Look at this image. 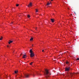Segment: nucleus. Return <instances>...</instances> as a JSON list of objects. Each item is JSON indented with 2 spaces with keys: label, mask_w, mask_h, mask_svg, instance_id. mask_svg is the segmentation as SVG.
I'll return each instance as SVG.
<instances>
[{
  "label": "nucleus",
  "mask_w": 79,
  "mask_h": 79,
  "mask_svg": "<svg viewBox=\"0 0 79 79\" xmlns=\"http://www.w3.org/2000/svg\"><path fill=\"white\" fill-rule=\"evenodd\" d=\"M51 1H53V0H51Z\"/></svg>",
  "instance_id": "c756f323"
},
{
  "label": "nucleus",
  "mask_w": 79,
  "mask_h": 79,
  "mask_svg": "<svg viewBox=\"0 0 79 79\" xmlns=\"http://www.w3.org/2000/svg\"><path fill=\"white\" fill-rule=\"evenodd\" d=\"M68 63H69V62H66V64H68Z\"/></svg>",
  "instance_id": "6ab92c4d"
},
{
  "label": "nucleus",
  "mask_w": 79,
  "mask_h": 79,
  "mask_svg": "<svg viewBox=\"0 0 79 79\" xmlns=\"http://www.w3.org/2000/svg\"><path fill=\"white\" fill-rule=\"evenodd\" d=\"M27 17H28V18H29L30 17V15H28Z\"/></svg>",
  "instance_id": "dca6fc26"
},
{
  "label": "nucleus",
  "mask_w": 79,
  "mask_h": 79,
  "mask_svg": "<svg viewBox=\"0 0 79 79\" xmlns=\"http://www.w3.org/2000/svg\"><path fill=\"white\" fill-rule=\"evenodd\" d=\"M32 47H33V44H32Z\"/></svg>",
  "instance_id": "a878e982"
},
{
  "label": "nucleus",
  "mask_w": 79,
  "mask_h": 79,
  "mask_svg": "<svg viewBox=\"0 0 79 79\" xmlns=\"http://www.w3.org/2000/svg\"><path fill=\"white\" fill-rule=\"evenodd\" d=\"M74 14H75V15H76V12H74Z\"/></svg>",
  "instance_id": "412c9836"
},
{
  "label": "nucleus",
  "mask_w": 79,
  "mask_h": 79,
  "mask_svg": "<svg viewBox=\"0 0 79 79\" xmlns=\"http://www.w3.org/2000/svg\"><path fill=\"white\" fill-rule=\"evenodd\" d=\"M13 42V41H11V40H9V42H8L9 44H10L11 43H12Z\"/></svg>",
  "instance_id": "6e6552de"
},
{
  "label": "nucleus",
  "mask_w": 79,
  "mask_h": 79,
  "mask_svg": "<svg viewBox=\"0 0 79 79\" xmlns=\"http://www.w3.org/2000/svg\"><path fill=\"white\" fill-rule=\"evenodd\" d=\"M77 60H79V58H77Z\"/></svg>",
  "instance_id": "aec40b11"
},
{
  "label": "nucleus",
  "mask_w": 79,
  "mask_h": 79,
  "mask_svg": "<svg viewBox=\"0 0 79 79\" xmlns=\"http://www.w3.org/2000/svg\"><path fill=\"white\" fill-rule=\"evenodd\" d=\"M36 13L38 12V10H37V9H36Z\"/></svg>",
  "instance_id": "4468645a"
},
{
  "label": "nucleus",
  "mask_w": 79,
  "mask_h": 79,
  "mask_svg": "<svg viewBox=\"0 0 79 79\" xmlns=\"http://www.w3.org/2000/svg\"><path fill=\"white\" fill-rule=\"evenodd\" d=\"M29 53H30V56L31 57H33L35 55L33 51H32V49H31L29 51Z\"/></svg>",
  "instance_id": "f03ea898"
},
{
  "label": "nucleus",
  "mask_w": 79,
  "mask_h": 79,
  "mask_svg": "<svg viewBox=\"0 0 79 79\" xmlns=\"http://www.w3.org/2000/svg\"><path fill=\"white\" fill-rule=\"evenodd\" d=\"M37 74L38 75H39L40 76H41V74L40 73H38Z\"/></svg>",
  "instance_id": "2eb2a0df"
},
{
  "label": "nucleus",
  "mask_w": 79,
  "mask_h": 79,
  "mask_svg": "<svg viewBox=\"0 0 79 79\" xmlns=\"http://www.w3.org/2000/svg\"><path fill=\"white\" fill-rule=\"evenodd\" d=\"M32 63H33V62H31V63L30 64V65H32Z\"/></svg>",
  "instance_id": "f3484780"
},
{
  "label": "nucleus",
  "mask_w": 79,
  "mask_h": 79,
  "mask_svg": "<svg viewBox=\"0 0 79 79\" xmlns=\"http://www.w3.org/2000/svg\"><path fill=\"white\" fill-rule=\"evenodd\" d=\"M69 70H70V67H66L65 69V71L68 72L69 71Z\"/></svg>",
  "instance_id": "7ed1b4c3"
},
{
  "label": "nucleus",
  "mask_w": 79,
  "mask_h": 79,
  "mask_svg": "<svg viewBox=\"0 0 79 79\" xmlns=\"http://www.w3.org/2000/svg\"><path fill=\"white\" fill-rule=\"evenodd\" d=\"M32 6V2H30L27 6L28 7H30Z\"/></svg>",
  "instance_id": "39448f33"
},
{
  "label": "nucleus",
  "mask_w": 79,
  "mask_h": 79,
  "mask_svg": "<svg viewBox=\"0 0 79 79\" xmlns=\"http://www.w3.org/2000/svg\"><path fill=\"white\" fill-rule=\"evenodd\" d=\"M44 75L45 76V77L47 79V78L49 77L50 75H51V73H50L48 72V70L45 69Z\"/></svg>",
  "instance_id": "f257e3e1"
},
{
  "label": "nucleus",
  "mask_w": 79,
  "mask_h": 79,
  "mask_svg": "<svg viewBox=\"0 0 79 79\" xmlns=\"http://www.w3.org/2000/svg\"><path fill=\"white\" fill-rule=\"evenodd\" d=\"M33 40V38L31 37V39H30V40L31 41V40Z\"/></svg>",
  "instance_id": "f8f14e48"
},
{
  "label": "nucleus",
  "mask_w": 79,
  "mask_h": 79,
  "mask_svg": "<svg viewBox=\"0 0 79 79\" xmlns=\"http://www.w3.org/2000/svg\"><path fill=\"white\" fill-rule=\"evenodd\" d=\"M5 56V57H6V56Z\"/></svg>",
  "instance_id": "c85d7f7f"
},
{
  "label": "nucleus",
  "mask_w": 79,
  "mask_h": 79,
  "mask_svg": "<svg viewBox=\"0 0 79 79\" xmlns=\"http://www.w3.org/2000/svg\"><path fill=\"white\" fill-rule=\"evenodd\" d=\"M16 6H19V4H17L16 5Z\"/></svg>",
  "instance_id": "a211bd4d"
},
{
  "label": "nucleus",
  "mask_w": 79,
  "mask_h": 79,
  "mask_svg": "<svg viewBox=\"0 0 79 79\" xmlns=\"http://www.w3.org/2000/svg\"><path fill=\"white\" fill-rule=\"evenodd\" d=\"M42 52H44V50H42Z\"/></svg>",
  "instance_id": "5701e85b"
},
{
  "label": "nucleus",
  "mask_w": 79,
  "mask_h": 79,
  "mask_svg": "<svg viewBox=\"0 0 79 79\" xmlns=\"http://www.w3.org/2000/svg\"><path fill=\"white\" fill-rule=\"evenodd\" d=\"M33 76H34V75L33 74Z\"/></svg>",
  "instance_id": "bb28decb"
},
{
  "label": "nucleus",
  "mask_w": 79,
  "mask_h": 79,
  "mask_svg": "<svg viewBox=\"0 0 79 79\" xmlns=\"http://www.w3.org/2000/svg\"><path fill=\"white\" fill-rule=\"evenodd\" d=\"M24 76L26 78H28V77H29V75L27 74H24Z\"/></svg>",
  "instance_id": "20e7f679"
},
{
  "label": "nucleus",
  "mask_w": 79,
  "mask_h": 79,
  "mask_svg": "<svg viewBox=\"0 0 79 79\" xmlns=\"http://www.w3.org/2000/svg\"><path fill=\"white\" fill-rule=\"evenodd\" d=\"M50 5V4L48 2L47 3V5Z\"/></svg>",
  "instance_id": "ddd939ff"
},
{
  "label": "nucleus",
  "mask_w": 79,
  "mask_h": 79,
  "mask_svg": "<svg viewBox=\"0 0 79 79\" xmlns=\"http://www.w3.org/2000/svg\"><path fill=\"white\" fill-rule=\"evenodd\" d=\"M13 22H11V24H13Z\"/></svg>",
  "instance_id": "b1692460"
},
{
  "label": "nucleus",
  "mask_w": 79,
  "mask_h": 79,
  "mask_svg": "<svg viewBox=\"0 0 79 79\" xmlns=\"http://www.w3.org/2000/svg\"><path fill=\"white\" fill-rule=\"evenodd\" d=\"M18 71H15V74H16V73H18Z\"/></svg>",
  "instance_id": "9d476101"
},
{
  "label": "nucleus",
  "mask_w": 79,
  "mask_h": 79,
  "mask_svg": "<svg viewBox=\"0 0 79 79\" xmlns=\"http://www.w3.org/2000/svg\"><path fill=\"white\" fill-rule=\"evenodd\" d=\"M21 55H22V54H21Z\"/></svg>",
  "instance_id": "7c9ffc66"
},
{
  "label": "nucleus",
  "mask_w": 79,
  "mask_h": 79,
  "mask_svg": "<svg viewBox=\"0 0 79 79\" xmlns=\"http://www.w3.org/2000/svg\"><path fill=\"white\" fill-rule=\"evenodd\" d=\"M27 6V5H26Z\"/></svg>",
  "instance_id": "2f4dec72"
},
{
  "label": "nucleus",
  "mask_w": 79,
  "mask_h": 79,
  "mask_svg": "<svg viewBox=\"0 0 79 79\" xmlns=\"http://www.w3.org/2000/svg\"><path fill=\"white\" fill-rule=\"evenodd\" d=\"M71 15H72V14H71Z\"/></svg>",
  "instance_id": "cd10ccee"
},
{
  "label": "nucleus",
  "mask_w": 79,
  "mask_h": 79,
  "mask_svg": "<svg viewBox=\"0 0 79 79\" xmlns=\"http://www.w3.org/2000/svg\"><path fill=\"white\" fill-rule=\"evenodd\" d=\"M51 20L52 22V23H53L54 22V19H51Z\"/></svg>",
  "instance_id": "1a4fd4ad"
},
{
  "label": "nucleus",
  "mask_w": 79,
  "mask_h": 79,
  "mask_svg": "<svg viewBox=\"0 0 79 79\" xmlns=\"http://www.w3.org/2000/svg\"><path fill=\"white\" fill-rule=\"evenodd\" d=\"M35 30H37V27H36Z\"/></svg>",
  "instance_id": "393cba45"
},
{
  "label": "nucleus",
  "mask_w": 79,
  "mask_h": 79,
  "mask_svg": "<svg viewBox=\"0 0 79 79\" xmlns=\"http://www.w3.org/2000/svg\"><path fill=\"white\" fill-rule=\"evenodd\" d=\"M70 74L71 75V76L72 77H73V75H74V73H70Z\"/></svg>",
  "instance_id": "0eeeda50"
},
{
  "label": "nucleus",
  "mask_w": 79,
  "mask_h": 79,
  "mask_svg": "<svg viewBox=\"0 0 79 79\" xmlns=\"http://www.w3.org/2000/svg\"><path fill=\"white\" fill-rule=\"evenodd\" d=\"M3 39V37L1 36V38H0V40H2Z\"/></svg>",
  "instance_id": "9b49d317"
},
{
  "label": "nucleus",
  "mask_w": 79,
  "mask_h": 79,
  "mask_svg": "<svg viewBox=\"0 0 79 79\" xmlns=\"http://www.w3.org/2000/svg\"><path fill=\"white\" fill-rule=\"evenodd\" d=\"M26 58V54L23 56V58Z\"/></svg>",
  "instance_id": "423d86ee"
},
{
  "label": "nucleus",
  "mask_w": 79,
  "mask_h": 79,
  "mask_svg": "<svg viewBox=\"0 0 79 79\" xmlns=\"http://www.w3.org/2000/svg\"><path fill=\"white\" fill-rule=\"evenodd\" d=\"M7 47L8 48V47H9V46H8V45L7 46Z\"/></svg>",
  "instance_id": "4be33fe9"
}]
</instances>
